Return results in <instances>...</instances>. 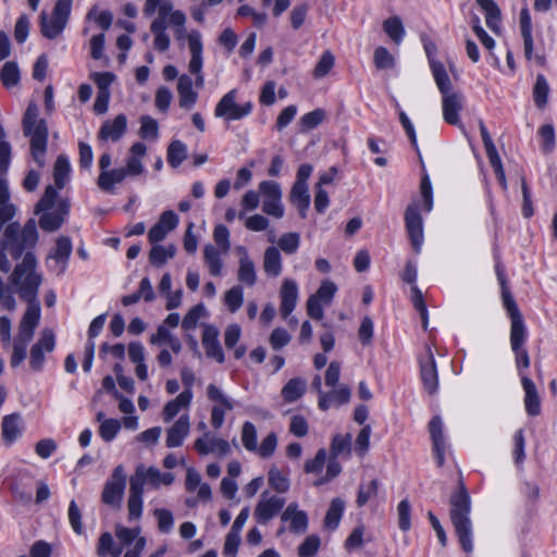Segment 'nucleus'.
Returning a JSON list of instances; mask_svg holds the SVG:
<instances>
[{"label":"nucleus","mask_w":557,"mask_h":557,"mask_svg":"<svg viewBox=\"0 0 557 557\" xmlns=\"http://www.w3.org/2000/svg\"><path fill=\"white\" fill-rule=\"evenodd\" d=\"M53 183L48 184L41 198L37 201V213H41L38 224L46 232H55L65 222L70 213L69 197L61 196L71 178V164L65 154H59L52 171Z\"/></svg>","instance_id":"nucleus-1"},{"label":"nucleus","mask_w":557,"mask_h":557,"mask_svg":"<svg viewBox=\"0 0 557 557\" xmlns=\"http://www.w3.org/2000/svg\"><path fill=\"white\" fill-rule=\"evenodd\" d=\"M12 283L14 292L28 304L27 310L21 320L18 333L13 345L11 366H20L27 356V346L35 332V292H34V265L29 260L18 265L13 274Z\"/></svg>","instance_id":"nucleus-2"},{"label":"nucleus","mask_w":557,"mask_h":557,"mask_svg":"<svg viewBox=\"0 0 557 557\" xmlns=\"http://www.w3.org/2000/svg\"><path fill=\"white\" fill-rule=\"evenodd\" d=\"M5 239L0 238V270L4 273L10 271V262L7 258L5 250L9 249L13 259L17 260L24 256L22 262L17 263L10 276L11 288L14 294V286L12 283L13 274L16 268L29 260V263L35 267V219H29L24 227L17 222L7 225L4 228Z\"/></svg>","instance_id":"nucleus-3"},{"label":"nucleus","mask_w":557,"mask_h":557,"mask_svg":"<svg viewBox=\"0 0 557 557\" xmlns=\"http://www.w3.org/2000/svg\"><path fill=\"white\" fill-rule=\"evenodd\" d=\"M449 506L450 521L459 543L466 553H470L473 549L470 520L471 498L461 479L458 481V490L450 495Z\"/></svg>","instance_id":"nucleus-4"},{"label":"nucleus","mask_w":557,"mask_h":557,"mask_svg":"<svg viewBox=\"0 0 557 557\" xmlns=\"http://www.w3.org/2000/svg\"><path fill=\"white\" fill-rule=\"evenodd\" d=\"M73 0H57L50 14H40V33L47 39H55L65 29L72 11Z\"/></svg>","instance_id":"nucleus-5"},{"label":"nucleus","mask_w":557,"mask_h":557,"mask_svg":"<svg viewBox=\"0 0 557 557\" xmlns=\"http://www.w3.org/2000/svg\"><path fill=\"white\" fill-rule=\"evenodd\" d=\"M126 486V474L123 466H117L112 471L110 479L104 483L101 500L113 509H120Z\"/></svg>","instance_id":"nucleus-6"},{"label":"nucleus","mask_w":557,"mask_h":557,"mask_svg":"<svg viewBox=\"0 0 557 557\" xmlns=\"http://www.w3.org/2000/svg\"><path fill=\"white\" fill-rule=\"evenodd\" d=\"M252 111V103H236V90H230L218 102L214 114L216 117H223L226 121H237L249 115Z\"/></svg>","instance_id":"nucleus-7"},{"label":"nucleus","mask_w":557,"mask_h":557,"mask_svg":"<svg viewBox=\"0 0 557 557\" xmlns=\"http://www.w3.org/2000/svg\"><path fill=\"white\" fill-rule=\"evenodd\" d=\"M480 133H481L482 141H483L488 161L495 172V175H496L502 188L504 190H506L507 189V180H506V175H505V171L503 168L500 157L496 150V147L492 140V137H491L486 126L484 125V123L482 121L480 122Z\"/></svg>","instance_id":"nucleus-8"},{"label":"nucleus","mask_w":557,"mask_h":557,"mask_svg":"<svg viewBox=\"0 0 557 557\" xmlns=\"http://www.w3.org/2000/svg\"><path fill=\"white\" fill-rule=\"evenodd\" d=\"M207 395L210 400L219 403L212 407L211 423L214 429H220L224 422L225 410H232L233 403L214 384L208 385Z\"/></svg>","instance_id":"nucleus-9"},{"label":"nucleus","mask_w":557,"mask_h":557,"mask_svg":"<svg viewBox=\"0 0 557 557\" xmlns=\"http://www.w3.org/2000/svg\"><path fill=\"white\" fill-rule=\"evenodd\" d=\"M405 222L408 236L414 250L418 252L423 240V227L422 218L417 205L413 203L407 207L405 212Z\"/></svg>","instance_id":"nucleus-10"},{"label":"nucleus","mask_w":557,"mask_h":557,"mask_svg":"<svg viewBox=\"0 0 557 557\" xmlns=\"http://www.w3.org/2000/svg\"><path fill=\"white\" fill-rule=\"evenodd\" d=\"M285 498L280 496H271L265 498V493L256 506L255 518L261 524L268 523L274 518L284 507Z\"/></svg>","instance_id":"nucleus-11"},{"label":"nucleus","mask_w":557,"mask_h":557,"mask_svg":"<svg viewBox=\"0 0 557 557\" xmlns=\"http://www.w3.org/2000/svg\"><path fill=\"white\" fill-rule=\"evenodd\" d=\"M71 253L72 242L70 237H59L55 243V248L51 251L47 259L49 267L54 268L57 274L61 275L65 271L66 263Z\"/></svg>","instance_id":"nucleus-12"},{"label":"nucleus","mask_w":557,"mask_h":557,"mask_svg":"<svg viewBox=\"0 0 557 557\" xmlns=\"http://www.w3.org/2000/svg\"><path fill=\"white\" fill-rule=\"evenodd\" d=\"M442 96L444 121L450 125H457L459 123V113L463 108L462 94L459 91H449Z\"/></svg>","instance_id":"nucleus-13"},{"label":"nucleus","mask_w":557,"mask_h":557,"mask_svg":"<svg viewBox=\"0 0 557 557\" xmlns=\"http://www.w3.org/2000/svg\"><path fill=\"white\" fill-rule=\"evenodd\" d=\"M25 430L24 421L20 413H11L3 417L1 424V437L5 446L16 442Z\"/></svg>","instance_id":"nucleus-14"},{"label":"nucleus","mask_w":557,"mask_h":557,"mask_svg":"<svg viewBox=\"0 0 557 557\" xmlns=\"http://www.w3.org/2000/svg\"><path fill=\"white\" fill-rule=\"evenodd\" d=\"M202 346L208 358L214 359L219 363L225 361V356L219 341V330L214 325H205L202 333Z\"/></svg>","instance_id":"nucleus-15"},{"label":"nucleus","mask_w":557,"mask_h":557,"mask_svg":"<svg viewBox=\"0 0 557 557\" xmlns=\"http://www.w3.org/2000/svg\"><path fill=\"white\" fill-rule=\"evenodd\" d=\"M421 380L425 391L434 394L438 387L437 370L431 348L426 346V357L420 360Z\"/></svg>","instance_id":"nucleus-16"},{"label":"nucleus","mask_w":557,"mask_h":557,"mask_svg":"<svg viewBox=\"0 0 557 557\" xmlns=\"http://www.w3.org/2000/svg\"><path fill=\"white\" fill-rule=\"evenodd\" d=\"M238 260L237 280L249 287L253 286L257 282V272L255 262L250 259L246 247H236Z\"/></svg>","instance_id":"nucleus-17"},{"label":"nucleus","mask_w":557,"mask_h":557,"mask_svg":"<svg viewBox=\"0 0 557 557\" xmlns=\"http://www.w3.org/2000/svg\"><path fill=\"white\" fill-rule=\"evenodd\" d=\"M195 449L200 455L216 454L219 457L227 455L231 450L227 441L210 436L209 432H206L202 437L195 441Z\"/></svg>","instance_id":"nucleus-18"},{"label":"nucleus","mask_w":557,"mask_h":557,"mask_svg":"<svg viewBox=\"0 0 557 557\" xmlns=\"http://www.w3.org/2000/svg\"><path fill=\"white\" fill-rule=\"evenodd\" d=\"M281 520L289 522V531L295 534H304L308 529V516L299 510L297 503H290L281 515Z\"/></svg>","instance_id":"nucleus-19"},{"label":"nucleus","mask_w":557,"mask_h":557,"mask_svg":"<svg viewBox=\"0 0 557 557\" xmlns=\"http://www.w3.org/2000/svg\"><path fill=\"white\" fill-rule=\"evenodd\" d=\"M281 314L287 318L296 307L298 299V286L294 280L285 278L281 287Z\"/></svg>","instance_id":"nucleus-20"},{"label":"nucleus","mask_w":557,"mask_h":557,"mask_svg":"<svg viewBox=\"0 0 557 557\" xmlns=\"http://www.w3.org/2000/svg\"><path fill=\"white\" fill-rule=\"evenodd\" d=\"M503 300L504 306L510 317L511 326L510 332H513V337L516 342L518 341V336L521 335L522 330L525 329L522 314L511 296V294L507 290V287H503Z\"/></svg>","instance_id":"nucleus-21"},{"label":"nucleus","mask_w":557,"mask_h":557,"mask_svg":"<svg viewBox=\"0 0 557 557\" xmlns=\"http://www.w3.org/2000/svg\"><path fill=\"white\" fill-rule=\"evenodd\" d=\"M127 126V120L124 114H119L112 121H106L99 133L98 138L100 140H112L117 141L125 133Z\"/></svg>","instance_id":"nucleus-22"},{"label":"nucleus","mask_w":557,"mask_h":557,"mask_svg":"<svg viewBox=\"0 0 557 557\" xmlns=\"http://www.w3.org/2000/svg\"><path fill=\"white\" fill-rule=\"evenodd\" d=\"M429 430L432 437L433 450L435 453L438 467L444 465L445 460V441L443 435V423L440 417H433L429 423Z\"/></svg>","instance_id":"nucleus-23"},{"label":"nucleus","mask_w":557,"mask_h":557,"mask_svg":"<svg viewBox=\"0 0 557 557\" xmlns=\"http://www.w3.org/2000/svg\"><path fill=\"white\" fill-rule=\"evenodd\" d=\"M189 417L187 414L181 416L175 423L168 430L166 446L170 448L180 447L183 445L185 437L189 433Z\"/></svg>","instance_id":"nucleus-24"},{"label":"nucleus","mask_w":557,"mask_h":557,"mask_svg":"<svg viewBox=\"0 0 557 557\" xmlns=\"http://www.w3.org/2000/svg\"><path fill=\"white\" fill-rule=\"evenodd\" d=\"M188 46L190 50V61L188 64L189 72L199 74L202 69V42L201 35L198 30H191L187 35Z\"/></svg>","instance_id":"nucleus-25"},{"label":"nucleus","mask_w":557,"mask_h":557,"mask_svg":"<svg viewBox=\"0 0 557 557\" xmlns=\"http://www.w3.org/2000/svg\"><path fill=\"white\" fill-rule=\"evenodd\" d=\"M177 92L180 107L186 110L191 109L198 99V94L193 89V79L186 74L178 77Z\"/></svg>","instance_id":"nucleus-26"},{"label":"nucleus","mask_w":557,"mask_h":557,"mask_svg":"<svg viewBox=\"0 0 557 557\" xmlns=\"http://www.w3.org/2000/svg\"><path fill=\"white\" fill-rule=\"evenodd\" d=\"M521 383L525 393L524 406L529 416L536 417L541 413V399L535 384L528 376H522Z\"/></svg>","instance_id":"nucleus-27"},{"label":"nucleus","mask_w":557,"mask_h":557,"mask_svg":"<svg viewBox=\"0 0 557 557\" xmlns=\"http://www.w3.org/2000/svg\"><path fill=\"white\" fill-rule=\"evenodd\" d=\"M263 271L270 277H277L283 270L282 257L277 247L270 246L263 253Z\"/></svg>","instance_id":"nucleus-28"},{"label":"nucleus","mask_w":557,"mask_h":557,"mask_svg":"<svg viewBox=\"0 0 557 557\" xmlns=\"http://www.w3.org/2000/svg\"><path fill=\"white\" fill-rule=\"evenodd\" d=\"M127 176V171L124 168L113 169L108 172H100L97 184L103 191L111 193L115 184L122 183Z\"/></svg>","instance_id":"nucleus-29"},{"label":"nucleus","mask_w":557,"mask_h":557,"mask_svg":"<svg viewBox=\"0 0 557 557\" xmlns=\"http://www.w3.org/2000/svg\"><path fill=\"white\" fill-rule=\"evenodd\" d=\"M289 200L298 208L300 216L302 219L306 218V212L310 206L308 185L294 183L289 194Z\"/></svg>","instance_id":"nucleus-30"},{"label":"nucleus","mask_w":557,"mask_h":557,"mask_svg":"<svg viewBox=\"0 0 557 557\" xmlns=\"http://www.w3.org/2000/svg\"><path fill=\"white\" fill-rule=\"evenodd\" d=\"M520 30L523 38L524 55L528 60L533 55L532 24L528 9L520 12Z\"/></svg>","instance_id":"nucleus-31"},{"label":"nucleus","mask_w":557,"mask_h":557,"mask_svg":"<svg viewBox=\"0 0 557 557\" xmlns=\"http://www.w3.org/2000/svg\"><path fill=\"white\" fill-rule=\"evenodd\" d=\"M193 398L191 391H183L175 399L170 400L163 408V419L165 422L171 421L183 407H188Z\"/></svg>","instance_id":"nucleus-32"},{"label":"nucleus","mask_w":557,"mask_h":557,"mask_svg":"<svg viewBox=\"0 0 557 557\" xmlns=\"http://www.w3.org/2000/svg\"><path fill=\"white\" fill-rule=\"evenodd\" d=\"M307 382L302 377L290 379L282 388L281 395L285 403H294L306 392Z\"/></svg>","instance_id":"nucleus-33"},{"label":"nucleus","mask_w":557,"mask_h":557,"mask_svg":"<svg viewBox=\"0 0 557 557\" xmlns=\"http://www.w3.org/2000/svg\"><path fill=\"white\" fill-rule=\"evenodd\" d=\"M527 339V330L523 329L521 335L518 336V341L516 342L513 337V332H510V344L513 352L516 354V362L517 367L528 369L530 367V358L529 354L523 345Z\"/></svg>","instance_id":"nucleus-34"},{"label":"nucleus","mask_w":557,"mask_h":557,"mask_svg":"<svg viewBox=\"0 0 557 557\" xmlns=\"http://www.w3.org/2000/svg\"><path fill=\"white\" fill-rule=\"evenodd\" d=\"M345 509V502L336 497L332 499L330 507L324 518V527L329 530L334 531L337 529Z\"/></svg>","instance_id":"nucleus-35"},{"label":"nucleus","mask_w":557,"mask_h":557,"mask_svg":"<svg viewBox=\"0 0 557 557\" xmlns=\"http://www.w3.org/2000/svg\"><path fill=\"white\" fill-rule=\"evenodd\" d=\"M480 8L485 12L486 25L494 32L499 33L502 13L494 0H485Z\"/></svg>","instance_id":"nucleus-36"},{"label":"nucleus","mask_w":557,"mask_h":557,"mask_svg":"<svg viewBox=\"0 0 557 557\" xmlns=\"http://www.w3.org/2000/svg\"><path fill=\"white\" fill-rule=\"evenodd\" d=\"M430 66L441 94L443 95L453 91V84L443 63L436 60H431Z\"/></svg>","instance_id":"nucleus-37"},{"label":"nucleus","mask_w":557,"mask_h":557,"mask_svg":"<svg viewBox=\"0 0 557 557\" xmlns=\"http://www.w3.org/2000/svg\"><path fill=\"white\" fill-rule=\"evenodd\" d=\"M23 132L29 138V153L35 158V104L29 102L23 117Z\"/></svg>","instance_id":"nucleus-38"},{"label":"nucleus","mask_w":557,"mask_h":557,"mask_svg":"<svg viewBox=\"0 0 557 557\" xmlns=\"http://www.w3.org/2000/svg\"><path fill=\"white\" fill-rule=\"evenodd\" d=\"M55 346V335L51 329H45L41 332L40 339L37 342V369L44 362V352H50Z\"/></svg>","instance_id":"nucleus-39"},{"label":"nucleus","mask_w":557,"mask_h":557,"mask_svg":"<svg viewBox=\"0 0 557 557\" xmlns=\"http://www.w3.org/2000/svg\"><path fill=\"white\" fill-rule=\"evenodd\" d=\"M383 29L395 44H400L405 36L404 25L398 16L385 20L383 22Z\"/></svg>","instance_id":"nucleus-40"},{"label":"nucleus","mask_w":557,"mask_h":557,"mask_svg":"<svg viewBox=\"0 0 557 557\" xmlns=\"http://www.w3.org/2000/svg\"><path fill=\"white\" fill-rule=\"evenodd\" d=\"M187 158V148L181 140H173L168 148V162L177 168Z\"/></svg>","instance_id":"nucleus-41"},{"label":"nucleus","mask_w":557,"mask_h":557,"mask_svg":"<svg viewBox=\"0 0 557 557\" xmlns=\"http://www.w3.org/2000/svg\"><path fill=\"white\" fill-rule=\"evenodd\" d=\"M549 86L544 75L539 74L533 88V99L539 109H543L547 103Z\"/></svg>","instance_id":"nucleus-42"},{"label":"nucleus","mask_w":557,"mask_h":557,"mask_svg":"<svg viewBox=\"0 0 557 557\" xmlns=\"http://www.w3.org/2000/svg\"><path fill=\"white\" fill-rule=\"evenodd\" d=\"M205 255V261L207 265L209 267L210 273L214 276H218L221 274L222 271V260L220 257V252L215 247L212 245H207L203 249Z\"/></svg>","instance_id":"nucleus-43"},{"label":"nucleus","mask_w":557,"mask_h":557,"mask_svg":"<svg viewBox=\"0 0 557 557\" xmlns=\"http://www.w3.org/2000/svg\"><path fill=\"white\" fill-rule=\"evenodd\" d=\"M147 481L145 468L143 466L138 467L129 479V496L143 497Z\"/></svg>","instance_id":"nucleus-44"},{"label":"nucleus","mask_w":557,"mask_h":557,"mask_svg":"<svg viewBox=\"0 0 557 557\" xmlns=\"http://www.w3.org/2000/svg\"><path fill=\"white\" fill-rule=\"evenodd\" d=\"M0 81L4 87L11 88L20 82V71L15 63L7 62L0 71Z\"/></svg>","instance_id":"nucleus-45"},{"label":"nucleus","mask_w":557,"mask_h":557,"mask_svg":"<svg viewBox=\"0 0 557 557\" xmlns=\"http://www.w3.org/2000/svg\"><path fill=\"white\" fill-rule=\"evenodd\" d=\"M269 484L277 493H286L289 490L288 478L278 469L272 468L268 475Z\"/></svg>","instance_id":"nucleus-46"},{"label":"nucleus","mask_w":557,"mask_h":557,"mask_svg":"<svg viewBox=\"0 0 557 557\" xmlns=\"http://www.w3.org/2000/svg\"><path fill=\"white\" fill-rule=\"evenodd\" d=\"M224 301L231 312H236L244 302V289L242 285H235L228 289L225 294Z\"/></svg>","instance_id":"nucleus-47"},{"label":"nucleus","mask_w":557,"mask_h":557,"mask_svg":"<svg viewBox=\"0 0 557 557\" xmlns=\"http://www.w3.org/2000/svg\"><path fill=\"white\" fill-rule=\"evenodd\" d=\"M206 315L203 304H198L189 309L182 321V327L186 331L196 329L200 318Z\"/></svg>","instance_id":"nucleus-48"},{"label":"nucleus","mask_w":557,"mask_h":557,"mask_svg":"<svg viewBox=\"0 0 557 557\" xmlns=\"http://www.w3.org/2000/svg\"><path fill=\"white\" fill-rule=\"evenodd\" d=\"M335 58L330 50H326L322 53L320 60L318 61L312 75L315 78H322L326 76L332 67L334 66Z\"/></svg>","instance_id":"nucleus-49"},{"label":"nucleus","mask_w":557,"mask_h":557,"mask_svg":"<svg viewBox=\"0 0 557 557\" xmlns=\"http://www.w3.org/2000/svg\"><path fill=\"white\" fill-rule=\"evenodd\" d=\"M325 119V111L315 109L301 116L299 124L302 132H308L315 128Z\"/></svg>","instance_id":"nucleus-50"},{"label":"nucleus","mask_w":557,"mask_h":557,"mask_svg":"<svg viewBox=\"0 0 557 557\" xmlns=\"http://www.w3.org/2000/svg\"><path fill=\"white\" fill-rule=\"evenodd\" d=\"M379 480L373 479L368 485H360L356 504L358 507H363L372 497L376 496L379 491Z\"/></svg>","instance_id":"nucleus-51"},{"label":"nucleus","mask_w":557,"mask_h":557,"mask_svg":"<svg viewBox=\"0 0 557 557\" xmlns=\"http://www.w3.org/2000/svg\"><path fill=\"white\" fill-rule=\"evenodd\" d=\"M299 244L300 236L298 233L295 232L283 234L277 242L278 248L282 249L287 255L295 253L299 248Z\"/></svg>","instance_id":"nucleus-52"},{"label":"nucleus","mask_w":557,"mask_h":557,"mask_svg":"<svg viewBox=\"0 0 557 557\" xmlns=\"http://www.w3.org/2000/svg\"><path fill=\"white\" fill-rule=\"evenodd\" d=\"M336 292V284L332 281L325 280L321 283L320 287L314 294H312V296L321 300L324 306H329L332 302Z\"/></svg>","instance_id":"nucleus-53"},{"label":"nucleus","mask_w":557,"mask_h":557,"mask_svg":"<svg viewBox=\"0 0 557 557\" xmlns=\"http://www.w3.org/2000/svg\"><path fill=\"white\" fill-rule=\"evenodd\" d=\"M351 445V435L348 433L346 435L337 434L333 437L331 444V454L332 457L336 458L342 454H349Z\"/></svg>","instance_id":"nucleus-54"},{"label":"nucleus","mask_w":557,"mask_h":557,"mask_svg":"<svg viewBox=\"0 0 557 557\" xmlns=\"http://www.w3.org/2000/svg\"><path fill=\"white\" fill-rule=\"evenodd\" d=\"M140 129L139 134L141 138L147 139H157L159 136V127L157 120L152 119L149 115H144L140 117Z\"/></svg>","instance_id":"nucleus-55"},{"label":"nucleus","mask_w":557,"mask_h":557,"mask_svg":"<svg viewBox=\"0 0 557 557\" xmlns=\"http://www.w3.org/2000/svg\"><path fill=\"white\" fill-rule=\"evenodd\" d=\"M242 442L247 450H257V430L251 422L247 421L243 424Z\"/></svg>","instance_id":"nucleus-56"},{"label":"nucleus","mask_w":557,"mask_h":557,"mask_svg":"<svg viewBox=\"0 0 557 557\" xmlns=\"http://www.w3.org/2000/svg\"><path fill=\"white\" fill-rule=\"evenodd\" d=\"M398 527L401 531L411 528V506L408 499H403L397 506Z\"/></svg>","instance_id":"nucleus-57"},{"label":"nucleus","mask_w":557,"mask_h":557,"mask_svg":"<svg viewBox=\"0 0 557 557\" xmlns=\"http://www.w3.org/2000/svg\"><path fill=\"white\" fill-rule=\"evenodd\" d=\"M320 537L318 535H309L298 547L299 557H313L320 548Z\"/></svg>","instance_id":"nucleus-58"},{"label":"nucleus","mask_w":557,"mask_h":557,"mask_svg":"<svg viewBox=\"0 0 557 557\" xmlns=\"http://www.w3.org/2000/svg\"><path fill=\"white\" fill-rule=\"evenodd\" d=\"M121 429L120 421L116 419L103 420L99 426V435L103 441H112Z\"/></svg>","instance_id":"nucleus-59"},{"label":"nucleus","mask_w":557,"mask_h":557,"mask_svg":"<svg viewBox=\"0 0 557 557\" xmlns=\"http://www.w3.org/2000/svg\"><path fill=\"white\" fill-rule=\"evenodd\" d=\"M153 516L158 520V528L160 532L169 533L172 530L174 518L170 510L163 508L154 509Z\"/></svg>","instance_id":"nucleus-60"},{"label":"nucleus","mask_w":557,"mask_h":557,"mask_svg":"<svg viewBox=\"0 0 557 557\" xmlns=\"http://www.w3.org/2000/svg\"><path fill=\"white\" fill-rule=\"evenodd\" d=\"M30 30V20L26 14L18 17L14 26V39L18 44L26 41Z\"/></svg>","instance_id":"nucleus-61"},{"label":"nucleus","mask_w":557,"mask_h":557,"mask_svg":"<svg viewBox=\"0 0 557 557\" xmlns=\"http://www.w3.org/2000/svg\"><path fill=\"white\" fill-rule=\"evenodd\" d=\"M411 300L414 308L419 311L422 325L428 327V310L421 290L417 286L411 287Z\"/></svg>","instance_id":"nucleus-62"},{"label":"nucleus","mask_w":557,"mask_h":557,"mask_svg":"<svg viewBox=\"0 0 557 557\" xmlns=\"http://www.w3.org/2000/svg\"><path fill=\"white\" fill-rule=\"evenodd\" d=\"M373 61L379 70L391 69L394 66V58L385 47H377L375 49Z\"/></svg>","instance_id":"nucleus-63"},{"label":"nucleus","mask_w":557,"mask_h":557,"mask_svg":"<svg viewBox=\"0 0 557 557\" xmlns=\"http://www.w3.org/2000/svg\"><path fill=\"white\" fill-rule=\"evenodd\" d=\"M146 475L148 478V482L154 486H158L160 483L170 485L174 481V475L172 473H161L159 469L153 467L146 470Z\"/></svg>","instance_id":"nucleus-64"}]
</instances>
